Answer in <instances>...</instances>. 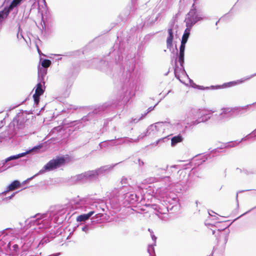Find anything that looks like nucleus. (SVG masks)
<instances>
[{
  "label": "nucleus",
  "instance_id": "f257e3e1",
  "mask_svg": "<svg viewBox=\"0 0 256 256\" xmlns=\"http://www.w3.org/2000/svg\"><path fill=\"white\" fill-rule=\"evenodd\" d=\"M232 114L233 112L229 108H223L220 114L212 116L202 114L200 110H191L184 122V130H192L194 126L200 122H206L210 118L216 120L218 123H222L230 120L232 116Z\"/></svg>",
  "mask_w": 256,
  "mask_h": 256
},
{
  "label": "nucleus",
  "instance_id": "f03ea898",
  "mask_svg": "<svg viewBox=\"0 0 256 256\" xmlns=\"http://www.w3.org/2000/svg\"><path fill=\"white\" fill-rule=\"evenodd\" d=\"M196 0H194V2L192 4L188 12L186 14L184 22L186 23V26H193L198 22L203 20H207L200 12H198L195 3Z\"/></svg>",
  "mask_w": 256,
  "mask_h": 256
},
{
  "label": "nucleus",
  "instance_id": "7ed1b4c3",
  "mask_svg": "<svg viewBox=\"0 0 256 256\" xmlns=\"http://www.w3.org/2000/svg\"><path fill=\"white\" fill-rule=\"evenodd\" d=\"M66 162V159L64 156H57L56 158L50 160L40 171V173L45 172H50L63 166Z\"/></svg>",
  "mask_w": 256,
  "mask_h": 256
},
{
  "label": "nucleus",
  "instance_id": "20e7f679",
  "mask_svg": "<svg viewBox=\"0 0 256 256\" xmlns=\"http://www.w3.org/2000/svg\"><path fill=\"white\" fill-rule=\"evenodd\" d=\"M50 214H46L44 216L38 214L33 216V234L34 232H39L38 229L43 230L49 225L50 218Z\"/></svg>",
  "mask_w": 256,
  "mask_h": 256
},
{
  "label": "nucleus",
  "instance_id": "39448f33",
  "mask_svg": "<svg viewBox=\"0 0 256 256\" xmlns=\"http://www.w3.org/2000/svg\"><path fill=\"white\" fill-rule=\"evenodd\" d=\"M186 28L185 29L182 36L181 44L180 47V52L178 56V61L180 62V66L182 68H184L186 44L190 36L191 28H192V26H186Z\"/></svg>",
  "mask_w": 256,
  "mask_h": 256
},
{
  "label": "nucleus",
  "instance_id": "423d86ee",
  "mask_svg": "<svg viewBox=\"0 0 256 256\" xmlns=\"http://www.w3.org/2000/svg\"><path fill=\"white\" fill-rule=\"evenodd\" d=\"M169 122H158L148 126L146 128L148 136H160L164 132V127L168 126Z\"/></svg>",
  "mask_w": 256,
  "mask_h": 256
},
{
  "label": "nucleus",
  "instance_id": "0eeeda50",
  "mask_svg": "<svg viewBox=\"0 0 256 256\" xmlns=\"http://www.w3.org/2000/svg\"><path fill=\"white\" fill-rule=\"evenodd\" d=\"M108 56L104 58V60H100L98 58H94L92 62L96 64V68L104 71L106 74H110L113 69V64L108 62Z\"/></svg>",
  "mask_w": 256,
  "mask_h": 256
},
{
  "label": "nucleus",
  "instance_id": "6e6552de",
  "mask_svg": "<svg viewBox=\"0 0 256 256\" xmlns=\"http://www.w3.org/2000/svg\"><path fill=\"white\" fill-rule=\"evenodd\" d=\"M36 9L40 14V16L43 18L44 14H46L48 8L45 0H33V10Z\"/></svg>",
  "mask_w": 256,
  "mask_h": 256
},
{
  "label": "nucleus",
  "instance_id": "1a4fd4ad",
  "mask_svg": "<svg viewBox=\"0 0 256 256\" xmlns=\"http://www.w3.org/2000/svg\"><path fill=\"white\" fill-rule=\"evenodd\" d=\"M44 85L42 83L38 82L36 86L34 94H33V100L36 105H38L40 102V97L42 95L45 90Z\"/></svg>",
  "mask_w": 256,
  "mask_h": 256
},
{
  "label": "nucleus",
  "instance_id": "9d476101",
  "mask_svg": "<svg viewBox=\"0 0 256 256\" xmlns=\"http://www.w3.org/2000/svg\"><path fill=\"white\" fill-rule=\"evenodd\" d=\"M124 192L122 194L124 196L126 201L130 204H134L138 200L139 198L137 195L131 192V190Z\"/></svg>",
  "mask_w": 256,
  "mask_h": 256
},
{
  "label": "nucleus",
  "instance_id": "9b49d317",
  "mask_svg": "<svg viewBox=\"0 0 256 256\" xmlns=\"http://www.w3.org/2000/svg\"><path fill=\"white\" fill-rule=\"evenodd\" d=\"M255 76H256V73L252 74L250 76H248L243 78H241L240 80H238L236 81H233V82H229L224 84V86L225 87H230V86H235L238 84H242V83L244 82L245 81L248 80L252 78L253 77H254Z\"/></svg>",
  "mask_w": 256,
  "mask_h": 256
},
{
  "label": "nucleus",
  "instance_id": "f8f14e48",
  "mask_svg": "<svg viewBox=\"0 0 256 256\" xmlns=\"http://www.w3.org/2000/svg\"><path fill=\"white\" fill-rule=\"evenodd\" d=\"M168 36L166 39V46L167 48L170 50H171L172 46V41L174 39L172 26L168 28Z\"/></svg>",
  "mask_w": 256,
  "mask_h": 256
},
{
  "label": "nucleus",
  "instance_id": "ddd939ff",
  "mask_svg": "<svg viewBox=\"0 0 256 256\" xmlns=\"http://www.w3.org/2000/svg\"><path fill=\"white\" fill-rule=\"evenodd\" d=\"M38 69V82L40 83H42L44 85L46 82V77L47 74V70L44 69L42 68V69Z\"/></svg>",
  "mask_w": 256,
  "mask_h": 256
},
{
  "label": "nucleus",
  "instance_id": "4468645a",
  "mask_svg": "<svg viewBox=\"0 0 256 256\" xmlns=\"http://www.w3.org/2000/svg\"><path fill=\"white\" fill-rule=\"evenodd\" d=\"M252 134H248L246 137L243 138L241 139L240 141H232L230 142H228L224 143V147H226V148H234L236 146H238L240 143L243 140H245L246 139H249L250 138H252Z\"/></svg>",
  "mask_w": 256,
  "mask_h": 256
},
{
  "label": "nucleus",
  "instance_id": "2eb2a0df",
  "mask_svg": "<svg viewBox=\"0 0 256 256\" xmlns=\"http://www.w3.org/2000/svg\"><path fill=\"white\" fill-rule=\"evenodd\" d=\"M120 184H122V188H120V194H122L123 192H126V190H132V188L129 184L128 186H126V184H128V180L127 178L122 177L120 181Z\"/></svg>",
  "mask_w": 256,
  "mask_h": 256
},
{
  "label": "nucleus",
  "instance_id": "dca6fc26",
  "mask_svg": "<svg viewBox=\"0 0 256 256\" xmlns=\"http://www.w3.org/2000/svg\"><path fill=\"white\" fill-rule=\"evenodd\" d=\"M85 176H86V181H91L96 180L98 175L96 170H94L85 172Z\"/></svg>",
  "mask_w": 256,
  "mask_h": 256
},
{
  "label": "nucleus",
  "instance_id": "f3484780",
  "mask_svg": "<svg viewBox=\"0 0 256 256\" xmlns=\"http://www.w3.org/2000/svg\"><path fill=\"white\" fill-rule=\"evenodd\" d=\"M133 88V84L132 81H128L127 83L124 84L122 88V91L124 93V96H126L127 94H130Z\"/></svg>",
  "mask_w": 256,
  "mask_h": 256
},
{
  "label": "nucleus",
  "instance_id": "a211bd4d",
  "mask_svg": "<svg viewBox=\"0 0 256 256\" xmlns=\"http://www.w3.org/2000/svg\"><path fill=\"white\" fill-rule=\"evenodd\" d=\"M40 65L38 66V68L42 69L44 68L45 70H48V68L51 65L52 62L48 59L40 58Z\"/></svg>",
  "mask_w": 256,
  "mask_h": 256
},
{
  "label": "nucleus",
  "instance_id": "6ab92c4d",
  "mask_svg": "<svg viewBox=\"0 0 256 256\" xmlns=\"http://www.w3.org/2000/svg\"><path fill=\"white\" fill-rule=\"evenodd\" d=\"M22 0H13L8 8H5L4 12L6 16H8L10 11H11L14 7L16 6Z\"/></svg>",
  "mask_w": 256,
  "mask_h": 256
},
{
  "label": "nucleus",
  "instance_id": "aec40b11",
  "mask_svg": "<svg viewBox=\"0 0 256 256\" xmlns=\"http://www.w3.org/2000/svg\"><path fill=\"white\" fill-rule=\"evenodd\" d=\"M94 212H95L94 210H91L88 214H80L76 218V220L78 222L85 221L86 220H88Z\"/></svg>",
  "mask_w": 256,
  "mask_h": 256
},
{
  "label": "nucleus",
  "instance_id": "412c9836",
  "mask_svg": "<svg viewBox=\"0 0 256 256\" xmlns=\"http://www.w3.org/2000/svg\"><path fill=\"white\" fill-rule=\"evenodd\" d=\"M21 184L18 180H14L7 188L6 192L12 191L20 187Z\"/></svg>",
  "mask_w": 256,
  "mask_h": 256
},
{
  "label": "nucleus",
  "instance_id": "4be33fe9",
  "mask_svg": "<svg viewBox=\"0 0 256 256\" xmlns=\"http://www.w3.org/2000/svg\"><path fill=\"white\" fill-rule=\"evenodd\" d=\"M72 180L76 182H86L85 172L78 174L72 178Z\"/></svg>",
  "mask_w": 256,
  "mask_h": 256
},
{
  "label": "nucleus",
  "instance_id": "5701e85b",
  "mask_svg": "<svg viewBox=\"0 0 256 256\" xmlns=\"http://www.w3.org/2000/svg\"><path fill=\"white\" fill-rule=\"evenodd\" d=\"M106 142H110L112 143L111 145L113 146H117L124 144L122 138H116V137H115L114 140H107L106 141Z\"/></svg>",
  "mask_w": 256,
  "mask_h": 256
},
{
  "label": "nucleus",
  "instance_id": "b1692460",
  "mask_svg": "<svg viewBox=\"0 0 256 256\" xmlns=\"http://www.w3.org/2000/svg\"><path fill=\"white\" fill-rule=\"evenodd\" d=\"M113 166H102L101 168L96 170V172H98V174L99 176L100 174H104L107 171L110 170L112 169Z\"/></svg>",
  "mask_w": 256,
  "mask_h": 256
},
{
  "label": "nucleus",
  "instance_id": "393cba45",
  "mask_svg": "<svg viewBox=\"0 0 256 256\" xmlns=\"http://www.w3.org/2000/svg\"><path fill=\"white\" fill-rule=\"evenodd\" d=\"M182 140V136L180 134L174 136L171 138V145L172 146H175L178 143Z\"/></svg>",
  "mask_w": 256,
  "mask_h": 256
},
{
  "label": "nucleus",
  "instance_id": "a878e982",
  "mask_svg": "<svg viewBox=\"0 0 256 256\" xmlns=\"http://www.w3.org/2000/svg\"><path fill=\"white\" fill-rule=\"evenodd\" d=\"M32 151V149L30 150H29L27 151L26 152H22V153L18 154L17 155H16V156H10L8 158L6 159V161L7 162L10 161L11 160L18 159L20 157L24 156L26 154H28V153L31 152Z\"/></svg>",
  "mask_w": 256,
  "mask_h": 256
},
{
  "label": "nucleus",
  "instance_id": "bb28decb",
  "mask_svg": "<svg viewBox=\"0 0 256 256\" xmlns=\"http://www.w3.org/2000/svg\"><path fill=\"white\" fill-rule=\"evenodd\" d=\"M160 14H158V16H156V18L154 20L153 18H152L151 16H148L146 18V20L144 22L143 26H149L153 24L157 20Z\"/></svg>",
  "mask_w": 256,
  "mask_h": 256
},
{
  "label": "nucleus",
  "instance_id": "cd10ccee",
  "mask_svg": "<svg viewBox=\"0 0 256 256\" xmlns=\"http://www.w3.org/2000/svg\"><path fill=\"white\" fill-rule=\"evenodd\" d=\"M124 144L130 145L132 143H136L135 142V138H132L128 137L122 138Z\"/></svg>",
  "mask_w": 256,
  "mask_h": 256
},
{
  "label": "nucleus",
  "instance_id": "c85d7f7f",
  "mask_svg": "<svg viewBox=\"0 0 256 256\" xmlns=\"http://www.w3.org/2000/svg\"><path fill=\"white\" fill-rule=\"evenodd\" d=\"M146 136H148L147 130L139 134V136L135 138V142L138 143L140 140H142L144 137Z\"/></svg>",
  "mask_w": 256,
  "mask_h": 256
},
{
  "label": "nucleus",
  "instance_id": "c756f323",
  "mask_svg": "<svg viewBox=\"0 0 256 256\" xmlns=\"http://www.w3.org/2000/svg\"><path fill=\"white\" fill-rule=\"evenodd\" d=\"M146 114V113H144V114H142V116L139 118H132L131 119V120L130 121V123L132 124V123H137L140 120H141L142 119Z\"/></svg>",
  "mask_w": 256,
  "mask_h": 256
},
{
  "label": "nucleus",
  "instance_id": "7c9ffc66",
  "mask_svg": "<svg viewBox=\"0 0 256 256\" xmlns=\"http://www.w3.org/2000/svg\"><path fill=\"white\" fill-rule=\"evenodd\" d=\"M236 172H238V173H244V174H246V175L252 174V172H250L246 169L242 170L240 168H237L236 169Z\"/></svg>",
  "mask_w": 256,
  "mask_h": 256
},
{
  "label": "nucleus",
  "instance_id": "2f4dec72",
  "mask_svg": "<svg viewBox=\"0 0 256 256\" xmlns=\"http://www.w3.org/2000/svg\"><path fill=\"white\" fill-rule=\"evenodd\" d=\"M166 140H169V138H168V136H165L162 138L158 139V140L154 142L153 144L154 146H157L160 142H164Z\"/></svg>",
  "mask_w": 256,
  "mask_h": 256
},
{
  "label": "nucleus",
  "instance_id": "473e14b6",
  "mask_svg": "<svg viewBox=\"0 0 256 256\" xmlns=\"http://www.w3.org/2000/svg\"><path fill=\"white\" fill-rule=\"evenodd\" d=\"M154 244H152L148 246V252L150 254L152 255L154 253Z\"/></svg>",
  "mask_w": 256,
  "mask_h": 256
},
{
  "label": "nucleus",
  "instance_id": "72a5a7b5",
  "mask_svg": "<svg viewBox=\"0 0 256 256\" xmlns=\"http://www.w3.org/2000/svg\"><path fill=\"white\" fill-rule=\"evenodd\" d=\"M92 228V226L89 224H86L82 228V230L86 233H88L89 230Z\"/></svg>",
  "mask_w": 256,
  "mask_h": 256
},
{
  "label": "nucleus",
  "instance_id": "f704fd0d",
  "mask_svg": "<svg viewBox=\"0 0 256 256\" xmlns=\"http://www.w3.org/2000/svg\"><path fill=\"white\" fill-rule=\"evenodd\" d=\"M48 242H50V240L48 238H46L42 239L38 244V246H39L40 245H43L44 244L47 243Z\"/></svg>",
  "mask_w": 256,
  "mask_h": 256
},
{
  "label": "nucleus",
  "instance_id": "c9c22d12",
  "mask_svg": "<svg viewBox=\"0 0 256 256\" xmlns=\"http://www.w3.org/2000/svg\"><path fill=\"white\" fill-rule=\"evenodd\" d=\"M134 68H135V65L132 63V66H131V68L129 70H128V72L129 73V76L130 77H132V73L134 72Z\"/></svg>",
  "mask_w": 256,
  "mask_h": 256
},
{
  "label": "nucleus",
  "instance_id": "e433bc0d",
  "mask_svg": "<svg viewBox=\"0 0 256 256\" xmlns=\"http://www.w3.org/2000/svg\"><path fill=\"white\" fill-rule=\"evenodd\" d=\"M150 208L156 211H158L160 210L159 206L156 204H152L150 205Z\"/></svg>",
  "mask_w": 256,
  "mask_h": 256
},
{
  "label": "nucleus",
  "instance_id": "4c0bfd02",
  "mask_svg": "<svg viewBox=\"0 0 256 256\" xmlns=\"http://www.w3.org/2000/svg\"><path fill=\"white\" fill-rule=\"evenodd\" d=\"M62 126H56V127H54V128H53V132H55V131H56V132H60L61 130H62Z\"/></svg>",
  "mask_w": 256,
  "mask_h": 256
},
{
  "label": "nucleus",
  "instance_id": "58836bf2",
  "mask_svg": "<svg viewBox=\"0 0 256 256\" xmlns=\"http://www.w3.org/2000/svg\"><path fill=\"white\" fill-rule=\"evenodd\" d=\"M122 57L120 56V55H118V60H117L116 58V60H115V63L117 65L119 63V62H120L121 60H122Z\"/></svg>",
  "mask_w": 256,
  "mask_h": 256
},
{
  "label": "nucleus",
  "instance_id": "ea45409f",
  "mask_svg": "<svg viewBox=\"0 0 256 256\" xmlns=\"http://www.w3.org/2000/svg\"><path fill=\"white\" fill-rule=\"evenodd\" d=\"M152 238L153 240V244L156 245V237L154 235L151 234Z\"/></svg>",
  "mask_w": 256,
  "mask_h": 256
},
{
  "label": "nucleus",
  "instance_id": "a19ab883",
  "mask_svg": "<svg viewBox=\"0 0 256 256\" xmlns=\"http://www.w3.org/2000/svg\"><path fill=\"white\" fill-rule=\"evenodd\" d=\"M35 46H36V47L37 49L38 52V54H40V56L43 55L42 52L40 50V48H38V45L36 43L35 44Z\"/></svg>",
  "mask_w": 256,
  "mask_h": 256
},
{
  "label": "nucleus",
  "instance_id": "79ce46f5",
  "mask_svg": "<svg viewBox=\"0 0 256 256\" xmlns=\"http://www.w3.org/2000/svg\"><path fill=\"white\" fill-rule=\"evenodd\" d=\"M226 148L224 147V144H222L220 147H218L217 148H216L214 150H215V152H218V149H222V148Z\"/></svg>",
  "mask_w": 256,
  "mask_h": 256
},
{
  "label": "nucleus",
  "instance_id": "37998d69",
  "mask_svg": "<svg viewBox=\"0 0 256 256\" xmlns=\"http://www.w3.org/2000/svg\"><path fill=\"white\" fill-rule=\"evenodd\" d=\"M42 146H33V152H35L36 151H37V150L40 148H41Z\"/></svg>",
  "mask_w": 256,
  "mask_h": 256
},
{
  "label": "nucleus",
  "instance_id": "c03bdc74",
  "mask_svg": "<svg viewBox=\"0 0 256 256\" xmlns=\"http://www.w3.org/2000/svg\"><path fill=\"white\" fill-rule=\"evenodd\" d=\"M4 10L0 12V20L2 19V18H3V16L4 15H6L5 14V12H4Z\"/></svg>",
  "mask_w": 256,
  "mask_h": 256
},
{
  "label": "nucleus",
  "instance_id": "a18cd8bd",
  "mask_svg": "<svg viewBox=\"0 0 256 256\" xmlns=\"http://www.w3.org/2000/svg\"><path fill=\"white\" fill-rule=\"evenodd\" d=\"M138 164L140 166H144V162L142 160H141L138 159Z\"/></svg>",
  "mask_w": 256,
  "mask_h": 256
},
{
  "label": "nucleus",
  "instance_id": "49530a36",
  "mask_svg": "<svg viewBox=\"0 0 256 256\" xmlns=\"http://www.w3.org/2000/svg\"><path fill=\"white\" fill-rule=\"evenodd\" d=\"M255 208H256V206H254V208H252L250 209L249 210H248V211L246 212H244V214H242V215H244V214H248V213L250 212H251L252 210H254V209H255Z\"/></svg>",
  "mask_w": 256,
  "mask_h": 256
},
{
  "label": "nucleus",
  "instance_id": "de8ad7c7",
  "mask_svg": "<svg viewBox=\"0 0 256 256\" xmlns=\"http://www.w3.org/2000/svg\"><path fill=\"white\" fill-rule=\"evenodd\" d=\"M238 192H236V201L237 202V207L238 208L239 205H238Z\"/></svg>",
  "mask_w": 256,
  "mask_h": 256
},
{
  "label": "nucleus",
  "instance_id": "09e8293b",
  "mask_svg": "<svg viewBox=\"0 0 256 256\" xmlns=\"http://www.w3.org/2000/svg\"><path fill=\"white\" fill-rule=\"evenodd\" d=\"M154 107L152 108V107H150L148 108V112H146V114L150 112L151 110H153Z\"/></svg>",
  "mask_w": 256,
  "mask_h": 256
},
{
  "label": "nucleus",
  "instance_id": "8fccbe9b",
  "mask_svg": "<svg viewBox=\"0 0 256 256\" xmlns=\"http://www.w3.org/2000/svg\"><path fill=\"white\" fill-rule=\"evenodd\" d=\"M256 134V128L250 134Z\"/></svg>",
  "mask_w": 256,
  "mask_h": 256
},
{
  "label": "nucleus",
  "instance_id": "3c124183",
  "mask_svg": "<svg viewBox=\"0 0 256 256\" xmlns=\"http://www.w3.org/2000/svg\"><path fill=\"white\" fill-rule=\"evenodd\" d=\"M171 92V90H169L164 96L163 98H164L166 96H167L170 92Z\"/></svg>",
  "mask_w": 256,
  "mask_h": 256
},
{
  "label": "nucleus",
  "instance_id": "603ef678",
  "mask_svg": "<svg viewBox=\"0 0 256 256\" xmlns=\"http://www.w3.org/2000/svg\"><path fill=\"white\" fill-rule=\"evenodd\" d=\"M93 206H95L96 207H98V204L96 202H94L93 204Z\"/></svg>",
  "mask_w": 256,
  "mask_h": 256
},
{
  "label": "nucleus",
  "instance_id": "864d4df0",
  "mask_svg": "<svg viewBox=\"0 0 256 256\" xmlns=\"http://www.w3.org/2000/svg\"><path fill=\"white\" fill-rule=\"evenodd\" d=\"M227 240H228V236H225V241H226V242Z\"/></svg>",
  "mask_w": 256,
  "mask_h": 256
},
{
  "label": "nucleus",
  "instance_id": "5fc2aeb1",
  "mask_svg": "<svg viewBox=\"0 0 256 256\" xmlns=\"http://www.w3.org/2000/svg\"><path fill=\"white\" fill-rule=\"evenodd\" d=\"M103 142H101V143H100V144H99V146H100V147H101V146H102V144H102V143H103Z\"/></svg>",
  "mask_w": 256,
  "mask_h": 256
},
{
  "label": "nucleus",
  "instance_id": "6e6d98bb",
  "mask_svg": "<svg viewBox=\"0 0 256 256\" xmlns=\"http://www.w3.org/2000/svg\"><path fill=\"white\" fill-rule=\"evenodd\" d=\"M253 106H256V102H254L252 104Z\"/></svg>",
  "mask_w": 256,
  "mask_h": 256
},
{
  "label": "nucleus",
  "instance_id": "4d7b16f0",
  "mask_svg": "<svg viewBox=\"0 0 256 256\" xmlns=\"http://www.w3.org/2000/svg\"><path fill=\"white\" fill-rule=\"evenodd\" d=\"M200 88L202 90L204 88L202 86H200Z\"/></svg>",
  "mask_w": 256,
  "mask_h": 256
},
{
  "label": "nucleus",
  "instance_id": "13d9d810",
  "mask_svg": "<svg viewBox=\"0 0 256 256\" xmlns=\"http://www.w3.org/2000/svg\"><path fill=\"white\" fill-rule=\"evenodd\" d=\"M176 54H178V48H176Z\"/></svg>",
  "mask_w": 256,
  "mask_h": 256
},
{
  "label": "nucleus",
  "instance_id": "bf43d9fd",
  "mask_svg": "<svg viewBox=\"0 0 256 256\" xmlns=\"http://www.w3.org/2000/svg\"><path fill=\"white\" fill-rule=\"evenodd\" d=\"M120 62H119V63L118 64H117V65H116V64H116V66H118V67H120V66H118V65H119V64H120Z\"/></svg>",
  "mask_w": 256,
  "mask_h": 256
},
{
  "label": "nucleus",
  "instance_id": "052dcab7",
  "mask_svg": "<svg viewBox=\"0 0 256 256\" xmlns=\"http://www.w3.org/2000/svg\"><path fill=\"white\" fill-rule=\"evenodd\" d=\"M62 60V58H58V60Z\"/></svg>",
  "mask_w": 256,
  "mask_h": 256
},
{
  "label": "nucleus",
  "instance_id": "680f3d73",
  "mask_svg": "<svg viewBox=\"0 0 256 256\" xmlns=\"http://www.w3.org/2000/svg\"><path fill=\"white\" fill-rule=\"evenodd\" d=\"M92 114H89L88 116V117H90L91 115H92Z\"/></svg>",
  "mask_w": 256,
  "mask_h": 256
},
{
  "label": "nucleus",
  "instance_id": "e2e57ef3",
  "mask_svg": "<svg viewBox=\"0 0 256 256\" xmlns=\"http://www.w3.org/2000/svg\"><path fill=\"white\" fill-rule=\"evenodd\" d=\"M102 212H104V208H102Z\"/></svg>",
  "mask_w": 256,
  "mask_h": 256
},
{
  "label": "nucleus",
  "instance_id": "0e129e2a",
  "mask_svg": "<svg viewBox=\"0 0 256 256\" xmlns=\"http://www.w3.org/2000/svg\"><path fill=\"white\" fill-rule=\"evenodd\" d=\"M219 20H218V22H216V24L217 25L218 24V22Z\"/></svg>",
  "mask_w": 256,
  "mask_h": 256
},
{
  "label": "nucleus",
  "instance_id": "69168bd1",
  "mask_svg": "<svg viewBox=\"0 0 256 256\" xmlns=\"http://www.w3.org/2000/svg\"><path fill=\"white\" fill-rule=\"evenodd\" d=\"M214 232H215L214 230H213V231H212V234H214Z\"/></svg>",
  "mask_w": 256,
  "mask_h": 256
},
{
  "label": "nucleus",
  "instance_id": "338daca9",
  "mask_svg": "<svg viewBox=\"0 0 256 256\" xmlns=\"http://www.w3.org/2000/svg\"><path fill=\"white\" fill-rule=\"evenodd\" d=\"M84 120H88V119L87 118H84Z\"/></svg>",
  "mask_w": 256,
  "mask_h": 256
},
{
  "label": "nucleus",
  "instance_id": "774afa93",
  "mask_svg": "<svg viewBox=\"0 0 256 256\" xmlns=\"http://www.w3.org/2000/svg\"><path fill=\"white\" fill-rule=\"evenodd\" d=\"M196 205H198V201H196Z\"/></svg>",
  "mask_w": 256,
  "mask_h": 256
}]
</instances>
